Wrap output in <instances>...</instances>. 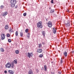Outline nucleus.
Wrapping results in <instances>:
<instances>
[{
	"label": "nucleus",
	"mask_w": 74,
	"mask_h": 74,
	"mask_svg": "<svg viewBox=\"0 0 74 74\" xmlns=\"http://www.w3.org/2000/svg\"><path fill=\"white\" fill-rule=\"evenodd\" d=\"M16 53L17 54H18L19 53V51L18 50H16L15 51Z\"/></svg>",
	"instance_id": "b1692460"
},
{
	"label": "nucleus",
	"mask_w": 74,
	"mask_h": 74,
	"mask_svg": "<svg viewBox=\"0 0 74 74\" xmlns=\"http://www.w3.org/2000/svg\"><path fill=\"white\" fill-rule=\"evenodd\" d=\"M14 74V72L12 71V72H11L10 74Z\"/></svg>",
	"instance_id": "f704fd0d"
},
{
	"label": "nucleus",
	"mask_w": 74,
	"mask_h": 74,
	"mask_svg": "<svg viewBox=\"0 0 74 74\" xmlns=\"http://www.w3.org/2000/svg\"><path fill=\"white\" fill-rule=\"evenodd\" d=\"M37 27L38 28H42V22L40 21L37 24Z\"/></svg>",
	"instance_id": "f03ea898"
},
{
	"label": "nucleus",
	"mask_w": 74,
	"mask_h": 74,
	"mask_svg": "<svg viewBox=\"0 0 74 74\" xmlns=\"http://www.w3.org/2000/svg\"><path fill=\"white\" fill-rule=\"evenodd\" d=\"M10 34L8 33L7 34V37H10Z\"/></svg>",
	"instance_id": "4be33fe9"
},
{
	"label": "nucleus",
	"mask_w": 74,
	"mask_h": 74,
	"mask_svg": "<svg viewBox=\"0 0 74 74\" xmlns=\"http://www.w3.org/2000/svg\"><path fill=\"white\" fill-rule=\"evenodd\" d=\"M37 51L38 52V53H41V52H42V49H38Z\"/></svg>",
	"instance_id": "9d476101"
},
{
	"label": "nucleus",
	"mask_w": 74,
	"mask_h": 74,
	"mask_svg": "<svg viewBox=\"0 0 74 74\" xmlns=\"http://www.w3.org/2000/svg\"><path fill=\"white\" fill-rule=\"evenodd\" d=\"M33 55V53H30L29 52L28 53V56L29 57V58H30V57H32Z\"/></svg>",
	"instance_id": "423d86ee"
},
{
	"label": "nucleus",
	"mask_w": 74,
	"mask_h": 74,
	"mask_svg": "<svg viewBox=\"0 0 74 74\" xmlns=\"http://www.w3.org/2000/svg\"><path fill=\"white\" fill-rule=\"evenodd\" d=\"M0 51H1V52H4V49L3 48H1L0 49Z\"/></svg>",
	"instance_id": "a211bd4d"
},
{
	"label": "nucleus",
	"mask_w": 74,
	"mask_h": 74,
	"mask_svg": "<svg viewBox=\"0 0 74 74\" xmlns=\"http://www.w3.org/2000/svg\"><path fill=\"white\" fill-rule=\"evenodd\" d=\"M11 67L12 68V69H13V68H14V65H12L11 66Z\"/></svg>",
	"instance_id": "2f4dec72"
},
{
	"label": "nucleus",
	"mask_w": 74,
	"mask_h": 74,
	"mask_svg": "<svg viewBox=\"0 0 74 74\" xmlns=\"http://www.w3.org/2000/svg\"><path fill=\"white\" fill-rule=\"evenodd\" d=\"M9 32L10 33H12L13 32L12 29H10L9 30Z\"/></svg>",
	"instance_id": "a878e982"
},
{
	"label": "nucleus",
	"mask_w": 74,
	"mask_h": 74,
	"mask_svg": "<svg viewBox=\"0 0 74 74\" xmlns=\"http://www.w3.org/2000/svg\"><path fill=\"white\" fill-rule=\"evenodd\" d=\"M67 52H68V51H65V57H66L67 56Z\"/></svg>",
	"instance_id": "4468645a"
},
{
	"label": "nucleus",
	"mask_w": 74,
	"mask_h": 74,
	"mask_svg": "<svg viewBox=\"0 0 74 74\" xmlns=\"http://www.w3.org/2000/svg\"><path fill=\"white\" fill-rule=\"evenodd\" d=\"M51 7H50V8H49V9H51Z\"/></svg>",
	"instance_id": "37998d69"
},
{
	"label": "nucleus",
	"mask_w": 74,
	"mask_h": 74,
	"mask_svg": "<svg viewBox=\"0 0 74 74\" xmlns=\"http://www.w3.org/2000/svg\"><path fill=\"white\" fill-rule=\"evenodd\" d=\"M20 35L21 37H23V32H22V31L20 32Z\"/></svg>",
	"instance_id": "dca6fc26"
},
{
	"label": "nucleus",
	"mask_w": 74,
	"mask_h": 74,
	"mask_svg": "<svg viewBox=\"0 0 74 74\" xmlns=\"http://www.w3.org/2000/svg\"><path fill=\"white\" fill-rule=\"evenodd\" d=\"M13 63H14L15 64H17V60H16V59L14 60L13 61Z\"/></svg>",
	"instance_id": "ddd939ff"
},
{
	"label": "nucleus",
	"mask_w": 74,
	"mask_h": 74,
	"mask_svg": "<svg viewBox=\"0 0 74 74\" xmlns=\"http://www.w3.org/2000/svg\"><path fill=\"white\" fill-rule=\"evenodd\" d=\"M51 3L52 4L53 3V0H51Z\"/></svg>",
	"instance_id": "7c9ffc66"
},
{
	"label": "nucleus",
	"mask_w": 74,
	"mask_h": 74,
	"mask_svg": "<svg viewBox=\"0 0 74 74\" xmlns=\"http://www.w3.org/2000/svg\"><path fill=\"white\" fill-rule=\"evenodd\" d=\"M70 26V21H67V23L65 24V26L66 27H69Z\"/></svg>",
	"instance_id": "39448f33"
},
{
	"label": "nucleus",
	"mask_w": 74,
	"mask_h": 74,
	"mask_svg": "<svg viewBox=\"0 0 74 74\" xmlns=\"http://www.w3.org/2000/svg\"><path fill=\"white\" fill-rule=\"evenodd\" d=\"M48 26L49 27H52V23L51 21H49L48 23Z\"/></svg>",
	"instance_id": "0eeeda50"
},
{
	"label": "nucleus",
	"mask_w": 74,
	"mask_h": 74,
	"mask_svg": "<svg viewBox=\"0 0 74 74\" xmlns=\"http://www.w3.org/2000/svg\"><path fill=\"white\" fill-rule=\"evenodd\" d=\"M12 65H14V62H12Z\"/></svg>",
	"instance_id": "72a5a7b5"
},
{
	"label": "nucleus",
	"mask_w": 74,
	"mask_h": 74,
	"mask_svg": "<svg viewBox=\"0 0 74 74\" xmlns=\"http://www.w3.org/2000/svg\"><path fill=\"white\" fill-rule=\"evenodd\" d=\"M64 56H65V53H64Z\"/></svg>",
	"instance_id": "79ce46f5"
},
{
	"label": "nucleus",
	"mask_w": 74,
	"mask_h": 74,
	"mask_svg": "<svg viewBox=\"0 0 74 74\" xmlns=\"http://www.w3.org/2000/svg\"><path fill=\"white\" fill-rule=\"evenodd\" d=\"M44 70L45 71H46L47 70V66L46 65H45L44 66Z\"/></svg>",
	"instance_id": "f8f14e48"
},
{
	"label": "nucleus",
	"mask_w": 74,
	"mask_h": 74,
	"mask_svg": "<svg viewBox=\"0 0 74 74\" xmlns=\"http://www.w3.org/2000/svg\"><path fill=\"white\" fill-rule=\"evenodd\" d=\"M73 52H74V51H72V53H73Z\"/></svg>",
	"instance_id": "c03bdc74"
},
{
	"label": "nucleus",
	"mask_w": 74,
	"mask_h": 74,
	"mask_svg": "<svg viewBox=\"0 0 74 74\" xmlns=\"http://www.w3.org/2000/svg\"><path fill=\"white\" fill-rule=\"evenodd\" d=\"M4 6L3 5H1V9H3V8H4Z\"/></svg>",
	"instance_id": "393cba45"
},
{
	"label": "nucleus",
	"mask_w": 74,
	"mask_h": 74,
	"mask_svg": "<svg viewBox=\"0 0 74 74\" xmlns=\"http://www.w3.org/2000/svg\"><path fill=\"white\" fill-rule=\"evenodd\" d=\"M42 44H43V45H44V44H45V43L44 42H42Z\"/></svg>",
	"instance_id": "ea45409f"
},
{
	"label": "nucleus",
	"mask_w": 74,
	"mask_h": 74,
	"mask_svg": "<svg viewBox=\"0 0 74 74\" xmlns=\"http://www.w3.org/2000/svg\"><path fill=\"white\" fill-rule=\"evenodd\" d=\"M66 12H69V10L68 9H67V11H66Z\"/></svg>",
	"instance_id": "c9c22d12"
},
{
	"label": "nucleus",
	"mask_w": 74,
	"mask_h": 74,
	"mask_svg": "<svg viewBox=\"0 0 74 74\" xmlns=\"http://www.w3.org/2000/svg\"><path fill=\"white\" fill-rule=\"evenodd\" d=\"M7 14H8V13L7 12H6L4 13H3V16H5L6 15H7Z\"/></svg>",
	"instance_id": "1a4fd4ad"
},
{
	"label": "nucleus",
	"mask_w": 74,
	"mask_h": 74,
	"mask_svg": "<svg viewBox=\"0 0 74 74\" xmlns=\"http://www.w3.org/2000/svg\"><path fill=\"white\" fill-rule=\"evenodd\" d=\"M16 3V0H11L10 1V5L12 7H14Z\"/></svg>",
	"instance_id": "f257e3e1"
},
{
	"label": "nucleus",
	"mask_w": 74,
	"mask_h": 74,
	"mask_svg": "<svg viewBox=\"0 0 74 74\" xmlns=\"http://www.w3.org/2000/svg\"><path fill=\"white\" fill-rule=\"evenodd\" d=\"M12 71H11V70H9L8 71V72L9 73H11V72H12Z\"/></svg>",
	"instance_id": "473e14b6"
},
{
	"label": "nucleus",
	"mask_w": 74,
	"mask_h": 74,
	"mask_svg": "<svg viewBox=\"0 0 74 74\" xmlns=\"http://www.w3.org/2000/svg\"><path fill=\"white\" fill-rule=\"evenodd\" d=\"M58 73H59V74H61V73H60L59 72H58Z\"/></svg>",
	"instance_id": "49530a36"
},
{
	"label": "nucleus",
	"mask_w": 74,
	"mask_h": 74,
	"mask_svg": "<svg viewBox=\"0 0 74 74\" xmlns=\"http://www.w3.org/2000/svg\"><path fill=\"white\" fill-rule=\"evenodd\" d=\"M28 32H29V29H25V33H28Z\"/></svg>",
	"instance_id": "aec40b11"
},
{
	"label": "nucleus",
	"mask_w": 74,
	"mask_h": 74,
	"mask_svg": "<svg viewBox=\"0 0 74 74\" xmlns=\"http://www.w3.org/2000/svg\"><path fill=\"white\" fill-rule=\"evenodd\" d=\"M65 18H66V17H65Z\"/></svg>",
	"instance_id": "de8ad7c7"
},
{
	"label": "nucleus",
	"mask_w": 74,
	"mask_h": 74,
	"mask_svg": "<svg viewBox=\"0 0 74 74\" xmlns=\"http://www.w3.org/2000/svg\"><path fill=\"white\" fill-rule=\"evenodd\" d=\"M51 74H55V73L53 72H51Z\"/></svg>",
	"instance_id": "e433bc0d"
},
{
	"label": "nucleus",
	"mask_w": 74,
	"mask_h": 74,
	"mask_svg": "<svg viewBox=\"0 0 74 74\" xmlns=\"http://www.w3.org/2000/svg\"><path fill=\"white\" fill-rule=\"evenodd\" d=\"M1 39L2 40H4L5 38V35L4 34H2L1 35Z\"/></svg>",
	"instance_id": "20e7f679"
},
{
	"label": "nucleus",
	"mask_w": 74,
	"mask_h": 74,
	"mask_svg": "<svg viewBox=\"0 0 74 74\" xmlns=\"http://www.w3.org/2000/svg\"><path fill=\"white\" fill-rule=\"evenodd\" d=\"M27 37H28V38H29V37H30V36L29 35L28 36H27Z\"/></svg>",
	"instance_id": "a19ab883"
},
{
	"label": "nucleus",
	"mask_w": 74,
	"mask_h": 74,
	"mask_svg": "<svg viewBox=\"0 0 74 74\" xmlns=\"http://www.w3.org/2000/svg\"><path fill=\"white\" fill-rule=\"evenodd\" d=\"M53 32L54 34H55V33H56V28H53Z\"/></svg>",
	"instance_id": "6e6552de"
},
{
	"label": "nucleus",
	"mask_w": 74,
	"mask_h": 74,
	"mask_svg": "<svg viewBox=\"0 0 74 74\" xmlns=\"http://www.w3.org/2000/svg\"><path fill=\"white\" fill-rule=\"evenodd\" d=\"M12 41V40L10 39H8V42H11Z\"/></svg>",
	"instance_id": "bb28decb"
},
{
	"label": "nucleus",
	"mask_w": 74,
	"mask_h": 74,
	"mask_svg": "<svg viewBox=\"0 0 74 74\" xmlns=\"http://www.w3.org/2000/svg\"><path fill=\"white\" fill-rule=\"evenodd\" d=\"M45 32L43 31L42 32V35L44 36H45Z\"/></svg>",
	"instance_id": "412c9836"
},
{
	"label": "nucleus",
	"mask_w": 74,
	"mask_h": 74,
	"mask_svg": "<svg viewBox=\"0 0 74 74\" xmlns=\"http://www.w3.org/2000/svg\"><path fill=\"white\" fill-rule=\"evenodd\" d=\"M41 70H44V68H42L41 69Z\"/></svg>",
	"instance_id": "58836bf2"
},
{
	"label": "nucleus",
	"mask_w": 74,
	"mask_h": 74,
	"mask_svg": "<svg viewBox=\"0 0 74 74\" xmlns=\"http://www.w3.org/2000/svg\"><path fill=\"white\" fill-rule=\"evenodd\" d=\"M42 46V45H41V44H39V48H40L41 47V46Z\"/></svg>",
	"instance_id": "cd10ccee"
},
{
	"label": "nucleus",
	"mask_w": 74,
	"mask_h": 74,
	"mask_svg": "<svg viewBox=\"0 0 74 74\" xmlns=\"http://www.w3.org/2000/svg\"><path fill=\"white\" fill-rule=\"evenodd\" d=\"M28 74H33V71L31 70H30L28 71Z\"/></svg>",
	"instance_id": "9b49d317"
},
{
	"label": "nucleus",
	"mask_w": 74,
	"mask_h": 74,
	"mask_svg": "<svg viewBox=\"0 0 74 74\" xmlns=\"http://www.w3.org/2000/svg\"><path fill=\"white\" fill-rule=\"evenodd\" d=\"M4 73H7V71H5Z\"/></svg>",
	"instance_id": "4c0bfd02"
},
{
	"label": "nucleus",
	"mask_w": 74,
	"mask_h": 74,
	"mask_svg": "<svg viewBox=\"0 0 74 74\" xmlns=\"http://www.w3.org/2000/svg\"><path fill=\"white\" fill-rule=\"evenodd\" d=\"M15 34H16V36H18V32L17 31H16V32Z\"/></svg>",
	"instance_id": "5701e85b"
},
{
	"label": "nucleus",
	"mask_w": 74,
	"mask_h": 74,
	"mask_svg": "<svg viewBox=\"0 0 74 74\" xmlns=\"http://www.w3.org/2000/svg\"><path fill=\"white\" fill-rule=\"evenodd\" d=\"M5 29H8V25H6L5 27Z\"/></svg>",
	"instance_id": "f3484780"
},
{
	"label": "nucleus",
	"mask_w": 74,
	"mask_h": 74,
	"mask_svg": "<svg viewBox=\"0 0 74 74\" xmlns=\"http://www.w3.org/2000/svg\"><path fill=\"white\" fill-rule=\"evenodd\" d=\"M30 34H29V33L28 34V35H29Z\"/></svg>",
	"instance_id": "a18cd8bd"
},
{
	"label": "nucleus",
	"mask_w": 74,
	"mask_h": 74,
	"mask_svg": "<svg viewBox=\"0 0 74 74\" xmlns=\"http://www.w3.org/2000/svg\"><path fill=\"white\" fill-rule=\"evenodd\" d=\"M26 15H27V14L26 13H25L23 14V15L24 16H26Z\"/></svg>",
	"instance_id": "c85d7f7f"
},
{
	"label": "nucleus",
	"mask_w": 74,
	"mask_h": 74,
	"mask_svg": "<svg viewBox=\"0 0 74 74\" xmlns=\"http://www.w3.org/2000/svg\"><path fill=\"white\" fill-rule=\"evenodd\" d=\"M6 68L8 69L10 68L11 66V64L10 62H8L5 65Z\"/></svg>",
	"instance_id": "7ed1b4c3"
},
{
	"label": "nucleus",
	"mask_w": 74,
	"mask_h": 74,
	"mask_svg": "<svg viewBox=\"0 0 74 74\" xmlns=\"http://www.w3.org/2000/svg\"><path fill=\"white\" fill-rule=\"evenodd\" d=\"M55 11V10H54L53 9H51L50 10V12L51 13V14H52Z\"/></svg>",
	"instance_id": "2eb2a0df"
},
{
	"label": "nucleus",
	"mask_w": 74,
	"mask_h": 74,
	"mask_svg": "<svg viewBox=\"0 0 74 74\" xmlns=\"http://www.w3.org/2000/svg\"><path fill=\"white\" fill-rule=\"evenodd\" d=\"M43 57V55L42 54H40L39 55V58H42Z\"/></svg>",
	"instance_id": "6ab92c4d"
},
{
	"label": "nucleus",
	"mask_w": 74,
	"mask_h": 74,
	"mask_svg": "<svg viewBox=\"0 0 74 74\" xmlns=\"http://www.w3.org/2000/svg\"><path fill=\"white\" fill-rule=\"evenodd\" d=\"M61 63H62L63 62V60H62V58H61L60 60Z\"/></svg>",
	"instance_id": "c756f323"
}]
</instances>
